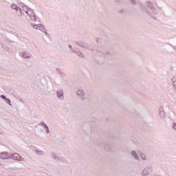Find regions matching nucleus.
I'll list each match as a JSON object with an SVG mask.
<instances>
[{
    "label": "nucleus",
    "instance_id": "4",
    "mask_svg": "<svg viewBox=\"0 0 176 176\" xmlns=\"http://www.w3.org/2000/svg\"><path fill=\"white\" fill-rule=\"evenodd\" d=\"M76 96L77 97H79L82 101H85L86 100V94H85V91L82 89H79L76 91Z\"/></svg>",
    "mask_w": 176,
    "mask_h": 176
},
{
    "label": "nucleus",
    "instance_id": "8",
    "mask_svg": "<svg viewBox=\"0 0 176 176\" xmlns=\"http://www.w3.org/2000/svg\"><path fill=\"white\" fill-rule=\"evenodd\" d=\"M56 93L57 98L63 101L64 100V91L63 89H58L56 91Z\"/></svg>",
    "mask_w": 176,
    "mask_h": 176
},
{
    "label": "nucleus",
    "instance_id": "32",
    "mask_svg": "<svg viewBox=\"0 0 176 176\" xmlns=\"http://www.w3.org/2000/svg\"><path fill=\"white\" fill-rule=\"evenodd\" d=\"M174 87H175V85H173Z\"/></svg>",
    "mask_w": 176,
    "mask_h": 176
},
{
    "label": "nucleus",
    "instance_id": "11",
    "mask_svg": "<svg viewBox=\"0 0 176 176\" xmlns=\"http://www.w3.org/2000/svg\"><path fill=\"white\" fill-rule=\"evenodd\" d=\"M160 116L162 119H164L166 118V112H164V107H160Z\"/></svg>",
    "mask_w": 176,
    "mask_h": 176
},
{
    "label": "nucleus",
    "instance_id": "3",
    "mask_svg": "<svg viewBox=\"0 0 176 176\" xmlns=\"http://www.w3.org/2000/svg\"><path fill=\"white\" fill-rule=\"evenodd\" d=\"M10 9H12V10H14L15 12H20L21 15H19V17L21 16H24V12H23V10L21 9V8H20V6H19V5H17L16 3H12L10 5Z\"/></svg>",
    "mask_w": 176,
    "mask_h": 176
},
{
    "label": "nucleus",
    "instance_id": "18",
    "mask_svg": "<svg viewBox=\"0 0 176 176\" xmlns=\"http://www.w3.org/2000/svg\"><path fill=\"white\" fill-rule=\"evenodd\" d=\"M52 156L55 160H58V157L56 153H52Z\"/></svg>",
    "mask_w": 176,
    "mask_h": 176
},
{
    "label": "nucleus",
    "instance_id": "7",
    "mask_svg": "<svg viewBox=\"0 0 176 176\" xmlns=\"http://www.w3.org/2000/svg\"><path fill=\"white\" fill-rule=\"evenodd\" d=\"M10 159L17 160L18 162H24V158H23V157H21V155H20L17 153H15L12 155H11Z\"/></svg>",
    "mask_w": 176,
    "mask_h": 176
},
{
    "label": "nucleus",
    "instance_id": "2",
    "mask_svg": "<svg viewBox=\"0 0 176 176\" xmlns=\"http://www.w3.org/2000/svg\"><path fill=\"white\" fill-rule=\"evenodd\" d=\"M147 13L148 16H150V17L152 19H154V20H156V17H157V14H159V12L155 8L148 9Z\"/></svg>",
    "mask_w": 176,
    "mask_h": 176
},
{
    "label": "nucleus",
    "instance_id": "28",
    "mask_svg": "<svg viewBox=\"0 0 176 176\" xmlns=\"http://www.w3.org/2000/svg\"><path fill=\"white\" fill-rule=\"evenodd\" d=\"M173 129H174V130H176V123L175 122L173 123Z\"/></svg>",
    "mask_w": 176,
    "mask_h": 176
},
{
    "label": "nucleus",
    "instance_id": "6",
    "mask_svg": "<svg viewBox=\"0 0 176 176\" xmlns=\"http://www.w3.org/2000/svg\"><path fill=\"white\" fill-rule=\"evenodd\" d=\"M19 56H21V57H22V58L27 60V59L31 58V57H32V54H31V52L22 51L20 52Z\"/></svg>",
    "mask_w": 176,
    "mask_h": 176
},
{
    "label": "nucleus",
    "instance_id": "12",
    "mask_svg": "<svg viewBox=\"0 0 176 176\" xmlns=\"http://www.w3.org/2000/svg\"><path fill=\"white\" fill-rule=\"evenodd\" d=\"M131 156L135 159V160H140V156L137 153V151H131Z\"/></svg>",
    "mask_w": 176,
    "mask_h": 176
},
{
    "label": "nucleus",
    "instance_id": "15",
    "mask_svg": "<svg viewBox=\"0 0 176 176\" xmlns=\"http://www.w3.org/2000/svg\"><path fill=\"white\" fill-rule=\"evenodd\" d=\"M34 152L36 153V155H38L39 156L43 155V153H45V152L42 150H39L38 148L34 150Z\"/></svg>",
    "mask_w": 176,
    "mask_h": 176
},
{
    "label": "nucleus",
    "instance_id": "25",
    "mask_svg": "<svg viewBox=\"0 0 176 176\" xmlns=\"http://www.w3.org/2000/svg\"><path fill=\"white\" fill-rule=\"evenodd\" d=\"M164 50H165V52L167 54H170V51L167 50V47H165L164 48Z\"/></svg>",
    "mask_w": 176,
    "mask_h": 176
},
{
    "label": "nucleus",
    "instance_id": "21",
    "mask_svg": "<svg viewBox=\"0 0 176 176\" xmlns=\"http://www.w3.org/2000/svg\"><path fill=\"white\" fill-rule=\"evenodd\" d=\"M40 124L45 129H47V127H48L47 125L46 124H45L44 122H41Z\"/></svg>",
    "mask_w": 176,
    "mask_h": 176
},
{
    "label": "nucleus",
    "instance_id": "27",
    "mask_svg": "<svg viewBox=\"0 0 176 176\" xmlns=\"http://www.w3.org/2000/svg\"><path fill=\"white\" fill-rule=\"evenodd\" d=\"M171 80H172L173 83H175V82H176V78H175V77L172 78H171Z\"/></svg>",
    "mask_w": 176,
    "mask_h": 176
},
{
    "label": "nucleus",
    "instance_id": "20",
    "mask_svg": "<svg viewBox=\"0 0 176 176\" xmlns=\"http://www.w3.org/2000/svg\"><path fill=\"white\" fill-rule=\"evenodd\" d=\"M5 101H6V102H7L8 104H9L10 106H12V103H11L12 101H10V99H9V98H7Z\"/></svg>",
    "mask_w": 176,
    "mask_h": 176
},
{
    "label": "nucleus",
    "instance_id": "5",
    "mask_svg": "<svg viewBox=\"0 0 176 176\" xmlns=\"http://www.w3.org/2000/svg\"><path fill=\"white\" fill-rule=\"evenodd\" d=\"M153 171V166H148L144 168L142 172V176H148L151 174V172Z\"/></svg>",
    "mask_w": 176,
    "mask_h": 176
},
{
    "label": "nucleus",
    "instance_id": "29",
    "mask_svg": "<svg viewBox=\"0 0 176 176\" xmlns=\"http://www.w3.org/2000/svg\"><path fill=\"white\" fill-rule=\"evenodd\" d=\"M170 46H171V47H173V49L176 51V46H173L171 44H170Z\"/></svg>",
    "mask_w": 176,
    "mask_h": 176
},
{
    "label": "nucleus",
    "instance_id": "16",
    "mask_svg": "<svg viewBox=\"0 0 176 176\" xmlns=\"http://www.w3.org/2000/svg\"><path fill=\"white\" fill-rule=\"evenodd\" d=\"M146 7L148 8V9H153L155 8L153 7V3L151 1H147Z\"/></svg>",
    "mask_w": 176,
    "mask_h": 176
},
{
    "label": "nucleus",
    "instance_id": "24",
    "mask_svg": "<svg viewBox=\"0 0 176 176\" xmlns=\"http://www.w3.org/2000/svg\"><path fill=\"white\" fill-rule=\"evenodd\" d=\"M131 3H132V5H136L137 4V1H135V0H130Z\"/></svg>",
    "mask_w": 176,
    "mask_h": 176
},
{
    "label": "nucleus",
    "instance_id": "14",
    "mask_svg": "<svg viewBox=\"0 0 176 176\" xmlns=\"http://www.w3.org/2000/svg\"><path fill=\"white\" fill-rule=\"evenodd\" d=\"M73 53H76V54H77L78 56V57H82L83 58V57H85V56L83 55V54L80 52V51H77L76 50H72Z\"/></svg>",
    "mask_w": 176,
    "mask_h": 176
},
{
    "label": "nucleus",
    "instance_id": "30",
    "mask_svg": "<svg viewBox=\"0 0 176 176\" xmlns=\"http://www.w3.org/2000/svg\"><path fill=\"white\" fill-rule=\"evenodd\" d=\"M68 46H69V50H72H72H74V49H72V45H69Z\"/></svg>",
    "mask_w": 176,
    "mask_h": 176
},
{
    "label": "nucleus",
    "instance_id": "17",
    "mask_svg": "<svg viewBox=\"0 0 176 176\" xmlns=\"http://www.w3.org/2000/svg\"><path fill=\"white\" fill-rule=\"evenodd\" d=\"M39 30L41 31V32H43L44 34H45V35H47V32L46 31V28H45V25H42Z\"/></svg>",
    "mask_w": 176,
    "mask_h": 176
},
{
    "label": "nucleus",
    "instance_id": "13",
    "mask_svg": "<svg viewBox=\"0 0 176 176\" xmlns=\"http://www.w3.org/2000/svg\"><path fill=\"white\" fill-rule=\"evenodd\" d=\"M32 27H33L34 28V30H40L41 28L42 27L43 24L42 23H39V24H34L32 23L31 24Z\"/></svg>",
    "mask_w": 176,
    "mask_h": 176
},
{
    "label": "nucleus",
    "instance_id": "22",
    "mask_svg": "<svg viewBox=\"0 0 176 176\" xmlns=\"http://www.w3.org/2000/svg\"><path fill=\"white\" fill-rule=\"evenodd\" d=\"M118 13L123 14L124 13H126V11L122 9L118 11Z\"/></svg>",
    "mask_w": 176,
    "mask_h": 176
},
{
    "label": "nucleus",
    "instance_id": "23",
    "mask_svg": "<svg viewBox=\"0 0 176 176\" xmlns=\"http://www.w3.org/2000/svg\"><path fill=\"white\" fill-rule=\"evenodd\" d=\"M0 98H2V100H5L8 98L5 95H1Z\"/></svg>",
    "mask_w": 176,
    "mask_h": 176
},
{
    "label": "nucleus",
    "instance_id": "19",
    "mask_svg": "<svg viewBox=\"0 0 176 176\" xmlns=\"http://www.w3.org/2000/svg\"><path fill=\"white\" fill-rule=\"evenodd\" d=\"M140 157L142 160H146V155L144 153L140 154Z\"/></svg>",
    "mask_w": 176,
    "mask_h": 176
},
{
    "label": "nucleus",
    "instance_id": "26",
    "mask_svg": "<svg viewBox=\"0 0 176 176\" xmlns=\"http://www.w3.org/2000/svg\"><path fill=\"white\" fill-rule=\"evenodd\" d=\"M45 131H46L47 133H50V130L49 129V126H47V127L45 128Z\"/></svg>",
    "mask_w": 176,
    "mask_h": 176
},
{
    "label": "nucleus",
    "instance_id": "9",
    "mask_svg": "<svg viewBox=\"0 0 176 176\" xmlns=\"http://www.w3.org/2000/svg\"><path fill=\"white\" fill-rule=\"evenodd\" d=\"M11 155L8 153V151H4L0 153V159L3 160H8V159H10Z\"/></svg>",
    "mask_w": 176,
    "mask_h": 176
},
{
    "label": "nucleus",
    "instance_id": "10",
    "mask_svg": "<svg viewBox=\"0 0 176 176\" xmlns=\"http://www.w3.org/2000/svg\"><path fill=\"white\" fill-rule=\"evenodd\" d=\"M76 45H78V46H80V47H83L84 49H87V47H89V45L82 41H77Z\"/></svg>",
    "mask_w": 176,
    "mask_h": 176
},
{
    "label": "nucleus",
    "instance_id": "31",
    "mask_svg": "<svg viewBox=\"0 0 176 176\" xmlns=\"http://www.w3.org/2000/svg\"><path fill=\"white\" fill-rule=\"evenodd\" d=\"M2 131L0 130V134H1Z\"/></svg>",
    "mask_w": 176,
    "mask_h": 176
},
{
    "label": "nucleus",
    "instance_id": "1",
    "mask_svg": "<svg viewBox=\"0 0 176 176\" xmlns=\"http://www.w3.org/2000/svg\"><path fill=\"white\" fill-rule=\"evenodd\" d=\"M22 12H25L26 14L30 17L32 21H36V16H35V12H34V10L31 9L28 6L25 4H22Z\"/></svg>",
    "mask_w": 176,
    "mask_h": 176
}]
</instances>
